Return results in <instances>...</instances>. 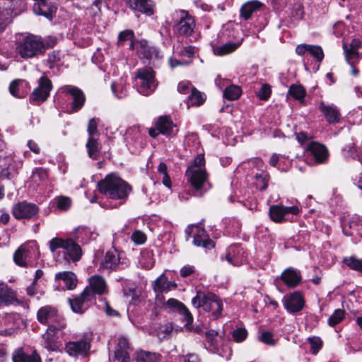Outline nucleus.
<instances>
[{"mask_svg": "<svg viewBox=\"0 0 362 362\" xmlns=\"http://www.w3.org/2000/svg\"><path fill=\"white\" fill-rule=\"evenodd\" d=\"M47 177L48 174L47 170L42 168H35L33 171L32 179L34 182L45 181Z\"/></svg>", "mask_w": 362, "mask_h": 362, "instance_id": "53", "label": "nucleus"}, {"mask_svg": "<svg viewBox=\"0 0 362 362\" xmlns=\"http://www.w3.org/2000/svg\"><path fill=\"white\" fill-rule=\"evenodd\" d=\"M90 349V340L83 338L78 341H69L65 344L66 353L71 357H86Z\"/></svg>", "mask_w": 362, "mask_h": 362, "instance_id": "13", "label": "nucleus"}, {"mask_svg": "<svg viewBox=\"0 0 362 362\" xmlns=\"http://www.w3.org/2000/svg\"><path fill=\"white\" fill-rule=\"evenodd\" d=\"M283 304L288 313H295L303 308L305 300L300 292L295 291L284 297Z\"/></svg>", "mask_w": 362, "mask_h": 362, "instance_id": "19", "label": "nucleus"}, {"mask_svg": "<svg viewBox=\"0 0 362 362\" xmlns=\"http://www.w3.org/2000/svg\"><path fill=\"white\" fill-rule=\"evenodd\" d=\"M52 88V81L46 76H42L38 81V86L33 91L30 100L33 102H44L49 95Z\"/></svg>", "mask_w": 362, "mask_h": 362, "instance_id": "17", "label": "nucleus"}, {"mask_svg": "<svg viewBox=\"0 0 362 362\" xmlns=\"http://www.w3.org/2000/svg\"><path fill=\"white\" fill-rule=\"evenodd\" d=\"M272 90L270 86L267 84H263L257 91V97L262 100H267L271 95Z\"/></svg>", "mask_w": 362, "mask_h": 362, "instance_id": "56", "label": "nucleus"}, {"mask_svg": "<svg viewBox=\"0 0 362 362\" xmlns=\"http://www.w3.org/2000/svg\"><path fill=\"white\" fill-rule=\"evenodd\" d=\"M305 151L310 153L317 163H325L328 158V150L325 145L317 142H310L306 147Z\"/></svg>", "mask_w": 362, "mask_h": 362, "instance_id": "23", "label": "nucleus"}, {"mask_svg": "<svg viewBox=\"0 0 362 362\" xmlns=\"http://www.w3.org/2000/svg\"><path fill=\"white\" fill-rule=\"evenodd\" d=\"M263 4L257 0H252L245 3L240 8V16L245 20H248L251 18L252 15L259 11Z\"/></svg>", "mask_w": 362, "mask_h": 362, "instance_id": "33", "label": "nucleus"}, {"mask_svg": "<svg viewBox=\"0 0 362 362\" xmlns=\"http://www.w3.org/2000/svg\"><path fill=\"white\" fill-rule=\"evenodd\" d=\"M66 324H61L59 327L48 326L45 334H42V345L48 351H56L59 349L60 342L56 334L66 327Z\"/></svg>", "mask_w": 362, "mask_h": 362, "instance_id": "14", "label": "nucleus"}, {"mask_svg": "<svg viewBox=\"0 0 362 362\" xmlns=\"http://www.w3.org/2000/svg\"><path fill=\"white\" fill-rule=\"evenodd\" d=\"M187 240L191 234H193V243L197 247H203L206 249L214 247L215 243L210 239L206 230L198 225L188 226L185 230Z\"/></svg>", "mask_w": 362, "mask_h": 362, "instance_id": "10", "label": "nucleus"}, {"mask_svg": "<svg viewBox=\"0 0 362 362\" xmlns=\"http://www.w3.org/2000/svg\"><path fill=\"white\" fill-rule=\"evenodd\" d=\"M344 262L351 269L362 274V259L351 256L344 258Z\"/></svg>", "mask_w": 362, "mask_h": 362, "instance_id": "43", "label": "nucleus"}, {"mask_svg": "<svg viewBox=\"0 0 362 362\" xmlns=\"http://www.w3.org/2000/svg\"><path fill=\"white\" fill-rule=\"evenodd\" d=\"M192 303L195 308L202 307L205 311L211 313L215 317L221 316L223 303L221 299L212 293L199 291L192 298Z\"/></svg>", "mask_w": 362, "mask_h": 362, "instance_id": "3", "label": "nucleus"}, {"mask_svg": "<svg viewBox=\"0 0 362 362\" xmlns=\"http://www.w3.org/2000/svg\"><path fill=\"white\" fill-rule=\"evenodd\" d=\"M17 302L16 293L7 284L0 281V308Z\"/></svg>", "mask_w": 362, "mask_h": 362, "instance_id": "29", "label": "nucleus"}, {"mask_svg": "<svg viewBox=\"0 0 362 362\" xmlns=\"http://www.w3.org/2000/svg\"><path fill=\"white\" fill-rule=\"evenodd\" d=\"M319 110L329 124H337L339 122L341 114L337 107L334 105H326L324 102H320Z\"/></svg>", "mask_w": 362, "mask_h": 362, "instance_id": "26", "label": "nucleus"}, {"mask_svg": "<svg viewBox=\"0 0 362 362\" xmlns=\"http://www.w3.org/2000/svg\"><path fill=\"white\" fill-rule=\"evenodd\" d=\"M303 7L300 4H295L291 8L290 12V18L291 22L293 23L295 21H299L303 17Z\"/></svg>", "mask_w": 362, "mask_h": 362, "instance_id": "49", "label": "nucleus"}, {"mask_svg": "<svg viewBox=\"0 0 362 362\" xmlns=\"http://www.w3.org/2000/svg\"><path fill=\"white\" fill-rule=\"evenodd\" d=\"M308 54L321 62L324 58V52L322 47L319 45H308Z\"/></svg>", "mask_w": 362, "mask_h": 362, "instance_id": "47", "label": "nucleus"}, {"mask_svg": "<svg viewBox=\"0 0 362 362\" xmlns=\"http://www.w3.org/2000/svg\"><path fill=\"white\" fill-rule=\"evenodd\" d=\"M55 279L62 280L69 290H72L76 286V276L72 272L66 271L59 272L56 274Z\"/></svg>", "mask_w": 362, "mask_h": 362, "instance_id": "36", "label": "nucleus"}, {"mask_svg": "<svg viewBox=\"0 0 362 362\" xmlns=\"http://www.w3.org/2000/svg\"><path fill=\"white\" fill-rule=\"evenodd\" d=\"M8 14V11L0 9V32L4 31L10 23Z\"/></svg>", "mask_w": 362, "mask_h": 362, "instance_id": "62", "label": "nucleus"}, {"mask_svg": "<svg viewBox=\"0 0 362 362\" xmlns=\"http://www.w3.org/2000/svg\"><path fill=\"white\" fill-rule=\"evenodd\" d=\"M226 257L234 266L242 264L246 259L245 251L238 245H230L227 249Z\"/></svg>", "mask_w": 362, "mask_h": 362, "instance_id": "24", "label": "nucleus"}, {"mask_svg": "<svg viewBox=\"0 0 362 362\" xmlns=\"http://www.w3.org/2000/svg\"><path fill=\"white\" fill-rule=\"evenodd\" d=\"M134 86L139 93L144 95H148L154 92L157 87V83L153 69L151 68L139 69L135 76Z\"/></svg>", "mask_w": 362, "mask_h": 362, "instance_id": "5", "label": "nucleus"}, {"mask_svg": "<svg viewBox=\"0 0 362 362\" xmlns=\"http://www.w3.org/2000/svg\"><path fill=\"white\" fill-rule=\"evenodd\" d=\"M60 54L59 51H53L48 55L47 63L49 69L54 68V65L60 61Z\"/></svg>", "mask_w": 362, "mask_h": 362, "instance_id": "61", "label": "nucleus"}, {"mask_svg": "<svg viewBox=\"0 0 362 362\" xmlns=\"http://www.w3.org/2000/svg\"><path fill=\"white\" fill-rule=\"evenodd\" d=\"M257 187L260 190H264L268 185V178L266 174H257L255 175Z\"/></svg>", "mask_w": 362, "mask_h": 362, "instance_id": "59", "label": "nucleus"}, {"mask_svg": "<svg viewBox=\"0 0 362 362\" xmlns=\"http://www.w3.org/2000/svg\"><path fill=\"white\" fill-rule=\"evenodd\" d=\"M12 361L13 362H41L39 356L35 352L28 355L22 349H18L13 353Z\"/></svg>", "mask_w": 362, "mask_h": 362, "instance_id": "35", "label": "nucleus"}, {"mask_svg": "<svg viewBox=\"0 0 362 362\" xmlns=\"http://www.w3.org/2000/svg\"><path fill=\"white\" fill-rule=\"evenodd\" d=\"M11 212L17 220L32 219L38 214L39 207L33 203L23 201L15 204Z\"/></svg>", "mask_w": 362, "mask_h": 362, "instance_id": "11", "label": "nucleus"}, {"mask_svg": "<svg viewBox=\"0 0 362 362\" xmlns=\"http://www.w3.org/2000/svg\"><path fill=\"white\" fill-rule=\"evenodd\" d=\"M93 300V292L89 288H84L80 295L74 296L68 300L74 313H83L91 305Z\"/></svg>", "mask_w": 362, "mask_h": 362, "instance_id": "12", "label": "nucleus"}, {"mask_svg": "<svg viewBox=\"0 0 362 362\" xmlns=\"http://www.w3.org/2000/svg\"><path fill=\"white\" fill-rule=\"evenodd\" d=\"M185 175L192 187L201 194L206 192L211 187L206 169L188 167Z\"/></svg>", "mask_w": 362, "mask_h": 362, "instance_id": "6", "label": "nucleus"}, {"mask_svg": "<svg viewBox=\"0 0 362 362\" xmlns=\"http://www.w3.org/2000/svg\"><path fill=\"white\" fill-rule=\"evenodd\" d=\"M22 82V80L16 79L13 80L9 85V92L10 93L16 98H22L23 97V94L20 92V83Z\"/></svg>", "mask_w": 362, "mask_h": 362, "instance_id": "55", "label": "nucleus"}, {"mask_svg": "<svg viewBox=\"0 0 362 362\" xmlns=\"http://www.w3.org/2000/svg\"><path fill=\"white\" fill-rule=\"evenodd\" d=\"M195 27V22L192 16L185 10L177 13V20L173 27L175 33L188 36L192 34Z\"/></svg>", "mask_w": 362, "mask_h": 362, "instance_id": "8", "label": "nucleus"}, {"mask_svg": "<svg viewBox=\"0 0 362 362\" xmlns=\"http://www.w3.org/2000/svg\"><path fill=\"white\" fill-rule=\"evenodd\" d=\"M218 334L215 330L211 329L206 332V340L212 351L218 349Z\"/></svg>", "mask_w": 362, "mask_h": 362, "instance_id": "44", "label": "nucleus"}, {"mask_svg": "<svg viewBox=\"0 0 362 362\" xmlns=\"http://www.w3.org/2000/svg\"><path fill=\"white\" fill-rule=\"evenodd\" d=\"M344 310L341 309L336 310L333 314L328 319V325L331 327H334L336 325L341 322L344 318Z\"/></svg>", "mask_w": 362, "mask_h": 362, "instance_id": "46", "label": "nucleus"}, {"mask_svg": "<svg viewBox=\"0 0 362 362\" xmlns=\"http://www.w3.org/2000/svg\"><path fill=\"white\" fill-rule=\"evenodd\" d=\"M177 285L174 281H170L164 274L160 275L152 283V288L155 293H156V300L160 301L163 299L162 296L163 293H167L172 289H175Z\"/></svg>", "mask_w": 362, "mask_h": 362, "instance_id": "20", "label": "nucleus"}, {"mask_svg": "<svg viewBox=\"0 0 362 362\" xmlns=\"http://www.w3.org/2000/svg\"><path fill=\"white\" fill-rule=\"evenodd\" d=\"M98 189L102 194L112 199H124L132 190L131 186L115 174L107 175L98 182Z\"/></svg>", "mask_w": 362, "mask_h": 362, "instance_id": "1", "label": "nucleus"}, {"mask_svg": "<svg viewBox=\"0 0 362 362\" xmlns=\"http://www.w3.org/2000/svg\"><path fill=\"white\" fill-rule=\"evenodd\" d=\"M87 152L89 158L92 159H98L100 156L101 145L96 137H88L86 144Z\"/></svg>", "mask_w": 362, "mask_h": 362, "instance_id": "37", "label": "nucleus"}, {"mask_svg": "<svg viewBox=\"0 0 362 362\" xmlns=\"http://www.w3.org/2000/svg\"><path fill=\"white\" fill-rule=\"evenodd\" d=\"M34 12L39 16H43L47 19L52 20L53 14L57 11L55 5L47 3V0H44L40 3H35L33 6Z\"/></svg>", "mask_w": 362, "mask_h": 362, "instance_id": "32", "label": "nucleus"}, {"mask_svg": "<svg viewBox=\"0 0 362 362\" xmlns=\"http://www.w3.org/2000/svg\"><path fill=\"white\" fill-rule=\"evenodd\" d=\"M247 336V332L245 328H238L232 332V337L236 342L243 341Z\"/></svg>", "mask_w": 362, "mask_h": 362, "instance_id": "58", "label": "nucleus"}, {"mask_svg": "<svg viewBox=\"0 0 362 362\" xmlns=\"http://www.w3.org/2000/svg\"><path fill=\"white\" fill-rule=\"evenodd\" d=\"M177 132L176 126L166 116L160 117L155 124V128L150 129L149 135L156 138L159 134L165 136L175 135Z\"/></svg>", "mask_w": 362, "mask_h": 362, "instance_id": "15", "label": "nucleus"}, {"mask_svg": "<svg viewBox=\"0 0 362 362\" xmlns=\"http://www.w3.org/2000/svg\"><path fill=\"white\" fill-rule=\"evenodd\" d=\"M218 39L223 41H235L238 39H243L240 36V32L238 29L233 28L232 25L228 24L223 27L218 34Z\"/></svg>", "mask_w": 362, "mask_h": 362, "instance_id": "34", "label": "nucleus"}, {"mask_svg": "<svg viewBox=\"0 0 362 362\" xmlns=\"http://www.w3.org/2000/svg\"><path fill=\"white\" fill-rule=\"evenodd\" d=\"M281 279L288 287L294 288L300 283L301 274L299 270L289 267L282 272Z\"/></svg>", "mask_w": 362, "mask_h": 362, "instance_id": "28", "label": "nucleus"}, {"mask_svg": "<svg viewBox=\"0 0 362 362\" xmlns=\"http://www.w3.org/2000/svg\"><path fill=\"white\" fill-rule=\"evenodd\" d=\"M259 341L268 345L274 346L277 340L274 337V334L268 331H264L259 337Z\"/></svg>", "mask_w": 362, "mask_h": 362, "instance_id": "48", "label": "nucleus"}, {"mask_svg": "<svg viewBox=\"0 0 362 362\" xmlns=\"http://www.w3.org/2000/svg\"><path fill=\"white\" fill-rule=\"evenodd\" d=\"M160 357L159 354L141 350L137 352L136 361V362H157Z\"/></svg>", "mask_w": 362, "mask_h": 362, "instance_id": "40", "label": "nucleus"}, {"mask_svg": "<svg viewBox=\"0 0 362 362\" xmlns=\"http://www.w3.org/2000/svg\"><path fill=\"white\" fill-rule=\"evenodd\" d=\"M177 311L185 317L187 325H190L192 322L193 317L187 308L183 303L180 305Z\"/></svg>", "mask_w": 362, "mask_h": 362, "instance_id": "63", "label": "nucleus"}, {"mask_svg": "<svg viewBox=\"0 0 362 362\" xmlns=\"http://www.w3.org/2000/svg\"><path fill=\"white\" fill-rule=\"evenodd\" d=\"M344 155L350 157H358L359 159V149H357L354 143L347 144L344 148Z\"/></svg>", "mask_w": 362, "mask_h": 362, "instance_id": "57", "label": "nucleus"}, {"mask_svg": "<svg viewBox=\"0 0 362 362\" xmlns=\"http://www.w3.org/2000/svg\"><path fill=\"white\" fill-rule=\"evenodd\" d=\"M30 249L26 245H21L13 255L14 262L22 267L31 266L30 262Z\"/></svg>", "mask_w": 362, "mask_h": 362, "instance_id": "27", "label": "nucleus"}, {"mask_svg": "<svg viewBox=\"0 0 362 362\" xmlns=\"http://www.w3.org/2000/svg\"><path fill=\"white\" fill-rule=\"evenodd\" d=\"M57 206L62 211L68 210L71 205V200L69 197L65 196H59L56 198Z\"/></svg>", "mask_w": 362, "mask_h": 362, "instance_id": "52", "label": "nucleus"}, {"mask_svg": "<svg viewBox=\"0 0 362 362\" xmlns=\"http://www.w3.org/2000/svg\"><path fill=\"white\" fill-rule=\"evenodd\" d=\"M129 351L115 349L113 362H129Z\"/></svg>", "mask_w": 362, "mask_h": 362, "instance_id": "54", "label": "nucleus"}, {"mask_svg": "<svg viewBox=\"0 0 362 362\" xmlns=\"http://www.w3.org/2000/svg\"><path fill=\"white\" fill-rule=\"evenodd\" d=\"M112 90L117 98H123L127 95V91L123 85V80L120 79V83H112L111 85Z\"/></svg>", "mask_w": 362, "mask_h": 362, "instance_id": "45", "label": "nucleus"}, {"mask_svg": "<svg viewBox=\"0 0 362 362\" xmlns=\"http://www.w3.org/2000/svg\"><path fill=\"white\" fill-rule=\"evenodd\" d=\"M361 47V42L358 39H353L350 44L343 43L345 59L348 64H351L353 59H359V49Z\"/></svg>", "mask_w": 362, "mask_h": 362, "instance_id": "25", "label": "nucleus"}, {"mask_svg": "<svg viewBox=\"0 0 362 362\" xmlns=\"http://www.w3.org/2000/svg\"><path fill=\"white\" fill-rule=\"evenodd\" d=\"M37 320L40 324L48 326L59 327L61 324H66L57 309L49 305L42 306L37 310Z\"/></svg>", "mask_w": 362, "mask_h": 362, "instance_id": "7", "label": "nucleus"}, {"mask_svg": "<svg viewBox=\"0 0 362 362\" xmlns=\"http://www.w3.org/2000/svg\"><path fill=\"white\" fill-rule=\"evenodd\" d=\"M305 95L306 90L300 84H292L288 88V95L291 96L301 104L305 103Z\"/></svg>", "mask_w": 362, "mask_h": 362, "instance_id": "38", "label": "nucleus"}, {"mask_svg": "<svg viewBox=\"0 0 362 362\" xmlns=\"http://www.w3.org/2000/svg\"><path fill=\"white\" fill-rule=\"evenodd\" d=\"M310 344V351L313 354H317L322 346V341L319 337H312L308 338Z\"/></svg>", "mask_w": 362, "mask_h": 362, "instance_id": "51", "label": "nucleus"}, {"mask_svg": "<svg viewBox=\"0 0 362 362\" xmlns=\"http://www.w3.org/2000/svg\"><path fill=\"white\" fill-rule=\"evenodd\" d=\"M89 137H95L98 134L97 122L95 119L92 118L89 120L87 129Z\"/></svg>", "mask_w": 362, "mask_h": 362, "instance_id": "64", "label": "nucleus"}, {"mask_svg": "<svg viewBox=\"0 0 362 362\" xmlns=\"http://www.w3.org/2000/svg\"><path fill=\"white\" fill-rule=\"evenodd\" d=\"M206 95L195 88L192 89L191 94L188 96L187 105L199 106L204 103Z\"/></svg>", "mask_w": 362, "mask_h": 362, "instance_id": "39", "label": "nucleus"}, {"mask_svg": "<svg viewBox=\"0 0 362 362\" xmlns=\"http://www.w3.org/2000/svg\"><path fill=\"white\" fill-rule=\"evenodd\" d=\"M79 243L72 236L66 239L56 237L49 242V247L52 252H54L57 249H64L73 262H77L81 259L83 255Z\"/></svg>", "mask_w": 362, "mask_h": 362, "instance_id": "4", "label": "nucleus"}, {"mask_svg": "<svg viewBox=\"0 0 362 362\" xmlns=\"http://www.w3.org/2000/svg\"><path fill=\"white\" fill-rule=\"evenodd\" d=\"M127 6L151 16L154 13L155 4L152 0H124Z\"/></svg>", "mask_w": 362, "mask_h": 362, "instance_id": "22", "label": "nucleus"}, {"mask_svg": "<svg viewBox=\"0 0 362 362\" xmlns=\"http://www.w3.org/2000/svg\"><path fill=\"white\" fill-rule=\"evenodd\" d=\"M85 288H89L93 292V299L95 294L103 295L106 293V281L99 275H93L89 279V285Z\"/></svg>", "mask_w": 362, "mask_h": 362, "instance_id": "30", "label": "nucleus"}, {"mask_svg": "<svg viewBox=\"0 0 362 362\" xmlns=\"http://www.w3.org/2000/svg\"><path fill=\"white\" fill-rule=\"evenodd\" d=\"M52 88V81L46 76H42L38 81V86L33 91L30 100L33 102H44L49 95Z\"/></svg>", "mask_w": 362, "mask_h": 362, "instance_id": "18", "label": "nucleus"}, {"mask_svg": "<svg viewBox=\"0 0 362 362\" xmlns=\"http://www.w3.org/2000/svg\"><path fill=\"white\" fill-rule=\"evenodd\" d=\"M131 239L136 245H142L146 242V236L142 231L135 230L132 233Z\"/></svg>", "mask_w": 362, "mask_h": 362, "instance_id": "60", "label": "nucleus"}, {"mask_svg": "<svg viewBox=\"0 0 362 362\" xmlns=\"http://www.w3.org/2000/svg\"><path fill=\"white\" fill-rule=\"evenodd\" d=\"M119 263V257L116 251H109L106 253L104 259L101 261L99 270L112 271L116 269Z\"/></svg>", "mask_w": 362, "mask_h": 362, "instance_id": "31", "label": "nucleus"}, {"mask_svg": "<svg viewBox=\"0 0 362 362\" xmlns=\"http://www.w3.org/2000/svg\"><path fill=\"white\" fill-rule=\"evenodd\" d=\"M46 46L40 37L29 35L20 39L17 43L16 51L23 59L37 57L44 54Z\"/></svg>", "mask_w": 362, "mask_h": 362, "instance_id": "2", "label": "nucleus"}, {"mask_svg": "<svg viewBox=\"0 0 362 362\" xmlns=\"http://www.w3.org/2000/svg\"><path fill=\"white\" fill-rule=\"evenodd\" d=\"M241 94L240 87L236 85H230L226 87L223 91V96L229 100H237Z\"/></svg>", "mask_w": 362, "mask_h": 362, "instance_id": "42", "label": "nucleus"}, {"mask_svg": "<svg viewBox=\"0 0 362 362\" xmlns=\"http://www.w3.org/2000/svg\"><path fill=\"white\" fill-rule=\"evenodd\" d=\"M60 90L67 97V99L71 100L70 113L77 112L83 107L86 102V96L80 88L71 85H66L60 88Z\"/></svg>", "mask_w": 362, "mask_h": 362, "instance_id": "9", "label": "nucleus"}, {"mask_svg": "<svg viewBox=\"0 0 362 362\" xmlns=\"http://www.w3.org/2000/svg\"><path fill=\"white\" fill-rule=\"evenodd\" d=\"M283 206L279 205H274L272 206L269 209V216L271 219L276 223H281L285 220V214H284Z\"/></svg>", "mask_w": 362, "mask_h": 362, "instance_id": "41", "label": "nucleus"}, {"mask_svg": "<svg viewBox=\"0 0 362 362\" xmlns=\"http://www.w3.org/2000/svg\"><path fill=\"white\" fill-rule=\"evenodd\" d=\"M70 235L82 245L88 244L90 240H95L98 235L94 230L86 226H79L74 228Z\"/></svg>", "mask_w": 362, "mask_h": 362, "instance_id": "21", "label": "nucleus"}, {"mask_svg": "<svg viewBox=\"0 0 362 362\" xmlns=\"http://www.w3.org/2000/svg\"><path fill=\"white\" fill-rule=\"evenodd\" d=\"M349 228L353 230L351 232H349L345 228H343V233L344 235L349 236V235H353L354 232L356 233L358 235L362 237V226H360L357 221L351 220L349 223Z\"/></svg>", "mask_w": 362, "mask_h": 362, "instance_id": "50", "label": "nucleus"}, {"mask_svg": "<svg viewBox=\"0 0 362 362\" xmlns=\"http://www.w3.org/2000/svg\"><path fill=\"white\" fill-rule=\"evenodd\" d=\"M243 39H238L235 41H223L216 39L211 42V46L216 55L223 56L235 51L242 44Z\"/></svg>", "mask_w": 362, "mask_h": 362, "instance_id": "16", "label": "nucleus"}]
</instances>
